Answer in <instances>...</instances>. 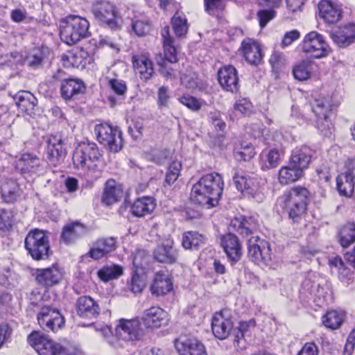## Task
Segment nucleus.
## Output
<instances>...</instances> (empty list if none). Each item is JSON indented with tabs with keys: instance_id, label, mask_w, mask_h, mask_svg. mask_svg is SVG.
I'll return each mask as SVG.
<instances>
[{
	"instance_id": "1",
	"label": "nucleus",
	"mask_w": 355,
	"mask_h": 355,
	"mask_svg": "<svg viewBox=\"0 0 355 355\" xmlns=\"http://www.w3.org/2000/svg\"><path fill=\"white\" fill-rule=\"evenodd\" d=\"M223 184L220 175L207 173L193 185L190 199L193 203L205 209L216 207L223 193Z\"/></svg>"
},
{
	"instance_id": "2",
	"label": "nucleus",
	"mask_w": 355,
	"mask_h": 355,
	"mask_svg": "<svg viewBox=\"0 0 355 355\" xmlns=\"http://www.w3.org/2000/svg\"><path fill=\"white\" fill-rule=\"evenodd\" d=\"M309 194L305 187H295L279 198L281 206L288 211L293 222H297L304 214Z\"/></svg>"
},
{
	"instance_id": "3",
	"label": "nucleus",
	"mask_w": 355,
	"mask_h": 355,
	"mask_svg": "<svg viewBox=\"0 0 355 355\" xmlns=\"http://www.w3.org/2000/svg\"><path fill=\"white\" fill-rule=\"evenodd\" d=\"M89 23L78 15L67 16L61 21L60 38L66 44L72 45L89 35Z\"/></svg>"
},
{
	"instance_id": "4",
	"label": "nucleus",
	"mask_w": 355,
	"mask_h": 355,
	"mask_svg": "<svg viewBox=\"0 0 355 355\" xmlns=\"http://www.w3.org/2000/svg\"><path fill=\"white\" fill-rule=\"evenodd\" d=\"M162 37L165 59L159 55V58L157 60V63L159 67V72L166 78H176L178 77L180 72L170 68L168 64V62L175 63L178 61L177 49L174 44V40L170 35L168 26H165L162 29Z\"/></svg>"
},
{
	"instance_id": "5",
	"label": "nucleus",
	"mask_w": 355,
	"mask_h": 355,
	"mask_svg": "<svg viewBox=\"0 0 355 355\" xmlns=\"http://www.w3.org/2000/svg\"><path fill=\"white\" fill-rule=\"evenodd\" d=\"M101 157L96 144L92 141L83 142L74 151L73 163L76 168L86 173L94 168Z\"/></svg>"
},
{
	"instance_id": "6",
	"label": "nucleus",
	"mask_w": 355,
	"mask_h": 355,
	"mask_svg": "<svg viewBox=\"0 0 355 355\" xmlns=\"http://www.w3.org/2000/svg\"><path fill=\"white\" fill-rule=\"evenodd\" d=\"M25 248L33 259H47L51 252L47 233L37 229L31 231L25 239Z\"/></svg>"
},
{
	"instance_id": "7",
	"label": "nucleus",
	"mask_w": 355,
	"mask_h": 355,
	"mask_svg": "<svg viewBox=\"0 0 355 355\" xmlns=\"http://www.w3.org/2000/svg\"><path fill=\"white\" fill-rule=\"evenodd\" d=\"M233 182L237 190L243 196L252 198L257 202L263 200V193L258 178L255 175L245 173H236L233 176Z\"/></svg>"
},
{
	"instance_id": "8",
	"label": "nucleus",
	"mask_w": 355,
	"mask_h": 355,
	"mask_svg": "<svg viewBox=\"0 0 355 355\" xmlns=\"http://www.w3.org/2000/svg\"><path fill=\"white\" fill-rule=\"evenodd\" d=\"M94 133L100 144L107 148L110 151L117 153L122 148V132L117 127L108 123L97 124Z\"/></svg>"
},
{
	"instance_id": "9",
	"label": "nucleus",
	"mask_w": 355,
	"mask_h": 355,
	"mask_svg": "<svg viewBox=\"0 0 355 355\" xmlns=\"http://www.w3.org/2000/svg\"><path fill=\"white\" fill-rule=\"evenodd\" d=\"M28 342L40 355H69L60 344L39 331L32 332L28 336Z\"/></svg>"
},
{
	"instance_id": "10",
	"label": "nucleus",
	"mask_w": 355,
	"mask_h": 355,
	"mask_svg": "<svg viewBox=\"0 0 355 355\" xmlns=\"http://www.w3.org/2000/svg\"><path fill=\"white\" fill-rule=\"evenodd\" d=\"M95 18L102 24L112 29H117V20L120 18L116 6L106 1H101L94 3L92 9Z\"/></svg>"
},
{
	"instance_id": "11",
	"label": "nucleus",
	"mask_w": 355,
	"mask_h": 355,
	"mask_svg": "<svg viewBox=\"0 0 355 355\" xmlns=\"http://www.w3.org/2000/svg\"><path fill=\"white\" fill-rule=\"evenodd\" d=\"M304 52L315 58H320L328 55L329 48L324 37L316 31L307 33L302 43Z\"/></svg>"
},
{
	"instance_id": "12",
	"label": "nucleus",
	"mask_w": 355,
	"mask_h": 355,
	"mask_svg": "<svg viewBox=\"0 0 355 355\" xmlns=\"http://www.w3.org/2000/svg\"><path fill=\"white\" fill-rule=\"evenodd\" d=\"M40 327L46 332H56L64 324V319L60 311L51 306H43L37 314Z\"/></svg>"
},
{
	"instance_id": "13",
	"label": "nucleus",
	"mask_w": 355,
	"mask_h": 355,
	"mask_svg": "<svg viewBox=\"0 0 355 355\" xmlns=\"http://www.w3.org/2000/svg\"><path fill=\"white\" fill-rule=\"evenodd\" d=\"M175 347L180 355H207L204 345L193 336L180 335L175 340Z\"/></svg>"
},
{
	"instance_id": "14",
	"label": "nucleus",
	"mask_w": 355,
	"mask_h": 355,
	"mask_svg": "<svg viewBox=\"0 0 355 355\" xmlns=\"http://www.w3.org/2000/svg\"><path fill=\"white\" fill-rule=\"evenodd\" d=\"M64 141L65 139L60 133L49 136L47 141V158L51 164L56 166L63 162L67 154Z\"/></svg>"
},
{
	"instance_id": "15",
	"label": "nucleus",
	"mask_w": 355,
	"mask_h": 355,
	"mask_svg": "<svg viewBox=\"0 0 355 355\" xmlns=\"http://www.w3.org/2000/svg\"><path fill=\"white\" fill-rule=\"evenodd\" d=\"M228 311L223 310L214 314L211 320V329L216 338L223 340L231 336L232 322L228 318Z\"/></svg>"
},
{
	"instance_id": "16",
	"label": "nucleus",
	"mask_w": 355,
	"mask_h": 355,
	"mask_svg": "<svg viewBox=\"0 0 355 355\" xmlns=\"http://www.w3.org/2000/svg\"><path fill=\"white\" fill-rule=\"evenodd\" d=\"M63 270L57 264L46 268L37 269L35 279L37 283L46 288L58 284L63 278Z\"/></svg>"
},
{
	"instance_id": "17",
	"label": "nucleus",
	"mask_w": 355,
	"mask_h": 355,
	"mask_svg": "<svg viewBox=\"0 0 355 355\" xmlns=\"http://www.w3.org/2000/svg\"><path fill=\"white\" fill-rule=\"evenodd\" d=\"M116 331L125 339L132 341L141 340L144 338L143 329L137 319H121Z\"/></svg>"
},
{
	"instance_id": "18",
	"label": "nucleus",
	"mask_w": 355,
	"mask_h": 355,
	"mask_svg": "<svg viewBox=\"0 0 355 355\" xmlns=\"http://www.w3.org/2000/svg\"><path fill=\"white\" fill-rule=\"evenodd\" d=\"M142 322L146 328L157 329L168 323L167 313L159 306L146 309L142 315Z\"/></svg>"
},
{
	"instance_id": "19",
	"label": "nucleus",
	"mask_w": 355,
	"mask_h": 355,
	"mask_svg": "<svg viewBox=\"0 0 355 355\" xmlns=\"http://www.w3.org/2000/svg\"><path fill=\"white\" fill-rule=\"evenodd\" d=\"M134 70L145 82L149 80L155 74L153 62L148 53H140L132 57Z\"/></svg>"
},
{
	"instance_id": "20",
	"label": "nucleus",
	"mask_w": 355,
	"mask_h": 355,
	"mask_svg": "<svg viewBox=\"0 0 355 355\" xmlns=\"http://www.w3.org/2000/svg\"><path fill=\"white\" fill-rule=\"evenodd\" d=\"M218 79L225 90L234 93L239 90V77L236 69L231 65L221 68L218 72Z\"/></svg>"
},
{
	"instance_id": "21",
	"label": "nucleus",
	"mask_w": 355,
	"mask_h": 355,
	"mask_svg": "<svg viewBox=\"0 0 355 355\" xmlns=\"http://www.w3.org/2000/svg\"><path fill=\"white\" fill-rule=\"evenodd\" d=\"M314 151L307 146L295 148L291 153L289 162L304 173L314 155Z\"/></svg>"
},
{
	"instance_id": "22",
	"label": "nucleus",
	"mask_w": 355,
	"mask_h": 355,
	"mask_svg": "<svg viewBox=\"0 0 355 355\" xmlns=\"http://www.w3.org/2000/svg\"><path fill=\"white\" fill-rule=\"evenodd\" d=\"M220 245L228 259L232 261H239L242 256V248L236 236L229 233L220 239Z\"/></svg>"
},
{
	"instance_id": "23",
	"label": "nucleus",
	"mask_w": 355,
	"mask_h": 355,
	"mask_svg": "<svg viewBox=\"0 0 355 355\" xmlns=\"http://www.w3.org/2000/svg\"><path fill=\"white\" fill-rule=\"evenodd\" d=\"M21 173H40L43 171L42 162L35 155L24 153L16 164Z\"/></svg>"
},
{
	"instance_id": "24",
	"label": "nucleus",
	"mask_w": 355,
	"mask_h": 355,
	"mask_svg": "<svg viewBox=\"0 0 355 355\" xmlns=\"http://www.w3.org/2000/svg\"><path fill=\"white\" fill-rule=\"evenodd\" d=\"M241 51L245 60L252 65H258L262 60L261 46L251 39L244 40L241 43Z\"/></svg>"
},
{
	"instance_id": "25",
	"label": "nucleus",
	"mask_w": 355,
	"mask_h": 355,
	"mask_svg": "<svg viewBox=\"0 0 355 355\" xmlns=\"http://www.w3.org/2000/svg\"><path fill=\"white\" fill-rule=\"evenodd\" d=\"M331 37L339 47L349 46L355 42V24H349L340 27L331 33Z\"/></svg>"
},
{
	"instance_id": "26",
	"label": "nucleus",
	"mask_w": 355,
	"mask_h": 355,
	"mask_svg": "<svg viewBox=\"0 0 355 355\" xmlns=\"http://www.w3.org/2000/svg\"><path fill=\"white\" fill-rule=\"evenodd\" d=\"M76 306L78 315L83 318L92 319L96 318L100 313L98 304L88 296L79 297Z\"/></svg>"
},
{
	"instance_id": "27",
	"label": "nucleus",
	"mask_w": 355,
	"mask_h": 355,
	"mask_svg": "<svg viewBox=\"0 0 355 355\" xmlns=\"http://www.w3.org/2000/svg\"><path fill=\"white\" fill-rule=\"evenodd\" d=\"M156 207L155 199L153 197L144 196L136 199L130 206L132 215L143 217L150 214Z\"/></svg>"
},
{
	"instance_id": "28",
	"label": "nucleus",
	"mask_w": 355,
	"mask_h": 355,
	"mask_svg": "<svg viewBox=\"0 0 355 355\" xmlns=\"http://www.w3.org/2000/svg\"><path fill=\"white\" fill-rule=\"evenodd\" d=\"M319 16L328 24H335L341 17L340 8L331 1L323 0L318 4Z\"/></svg>"
},
{
	"instance_id": "29",
	"label": "nucleus",
	"mask_w": 355,
	"mask_h": 355,
	"mask_svg": "<svg viewBox=\"0 0 355 355\" xmlns=\"http://www.w3.org/2000/svg\"><path fill=\"white\" fill-rule=\"evenodd\" d=\"M172 289L173 282L171 277L161 271L156 272L150 287L152 293L157 296L164 295Z\"/></svg>"
},
{
	"instance_id": "30",
	"label": "nucleus",
	"mask_w": 355,
	"mask_h": 355,
	"mask_svg": "<svg viewBox=\"0 0 355 355\" xmlns=\"http://www.w3.org/2000/svg\"><path fill=\"white\" fill-rule=\"evenodd\" d=\"M255 327V322L253 320L241 322L236 329L232 330L231 338L235 348L238 350H243L246 348V340L245 336L248 334L250 329Z\"/></svg>"
},
{
	"instance_id": "31",
	"label": "nucleus",
	"mask_w": 355,
	"mask_h": 355,
	"mask_svg": "<svg viewBox=\"0 0 355 355\" xmlns=\"http://www.w3.org/2000/svg\"><path fill=\"white\" fill-rule=\"evenodd\" d=\"M173 242L166 241V243L158 245L154 251V258L162 263H175L178 257V252L173 248Z\"/></svg>"
},
{
	"instance_id": "32",
	"label": "nucleus",
	"mask_w": 355,
	"mask_h": 355,
	"mask_svg": "<svg viewBox=\"0 0 355 355\" xmlns=\"http://www.w3.org/2000/svg\"><path fill=\"white\" fill-rule=\"evenodd\" d=\"M0 190L1 198L6 203L15 202L21 195L19 184L12 179H3L0 186Z\"/></svg>"
},
{
	"instance_id": "33",
	"label": "nucleus",
	"mask_w": 355,
	"mask_h": 355,
	"mask_svg": "<svg viewBox=\"0 0 355 355\" xmlns=\"http://www.w3.org/2000/svg\"><path fill=\"white\" fill-rule=\"evenodd\" d=\"M85 89L83 82L79 79L69 78L63 80L60 92L63 98L69 100L75 96L81 94Z\"/></svg>"
},
{
	"instance_id": "34",
	"label": "nucleus",
	"mask_w": 355,
	"mask_h": 355,
	"mask_svg": "<svg viewBox=\"0 0 355 355\" xmlns=\"http://www.w3.org/2000/svg\"><path fill=\"white\" fill-rule=\"evenodd\" d=\"M248 251L255 260L266 259L270 256V248L268 243L259 240L258 236H252L248 239Z\"/></svg>"
},
{
	"instance_id": "35",
	"label": "nucleus",
	"mask_w": 355,
	"mask_h": 355,
	"mask_svg": "<svg viewBox=\"0 0 355 355\" xmlns=\"http://www.w3.org/2000/svg\"><path fill=\"white\" fill-rule=\"evenodd\" d=\"M304 175V172L289 162L279 170L278 180L282 185H286L298 181Z\"/></svg>"
},
{
	"instance_id": "36",
	"label": "nucleus",
	"mask_w": 355,
	"mask_h": 355,
	"mask_svg": "<svg viewBox=\"0 0 355 355\" xmlns=\"http://www.w3.org/2000/svg\"><path fill=\"white\" fill-rule=\"evenodd\" d=\"M87 233L86 227L79 223L73 222L63 227L61 237L66 243L74 242Z\"/></svg>"
},
{
	"instance_id": "37",
	"label": "nucleus",
	"mask_w": 355,
	"mask_h": 355,
	"mask_svg": "<svg viewBox=\"0 0 355 355\" xmlns=\"http://www.w3.org/2000/svg\"><path fill=\"white\" fill-rule=\"evenodd\" d=\"M17 106L21 111L31 114L37 105V98L28 91H19L13 96Z\"/></svg>"
},
{
	"instance_id": "38",
	"label": "nucleus",
	"mask_w": 355,
	"mask_h": 355,
	"mask_svg": "<svg viewBox=\"0 0 355 355\" xmlns=\"http://www.w3.org/2000/svg\"><path fill=\"white\" fill-rule=\"evenodd\" d=\"M122 196L123 191L119 187L115 185L114 182H107L104 189L102 202L106 205H110L118 202Z\"/></svg>"
},
{
	"instance_id": "39",
	"label": "nucleus",
	"mask_w": 355,
	"mask_h": 355,
	"mask_svg": "<svg viewBox=\"0 0 355 355\" xmlns=\"http://www.w3.org/2000/svg\"><path fill=\"white\" fill-rule=\"evenodd\" d=\"M312 112L316 118L327 116L331 112L332 104L329 98H315L310 102Z\"/></svg>"
},
{
	"instance_id": "40",
	"label": "nucleus",
	"mask_w": 355,
	"mask_h": 355,
	"mask_svg": "<svg viewBox=\"0 0 355 355\" xmlns=\"http://www.w3.org/2000/svg\"><path fill=\"white\" fill-rule=\"evenodd\" d=\"M85 53L83 51H71L62 56V62L64 67L78 68L85 67L86 62L83 58Z\"/></svg>"
},
{
	"instance_id": "41",
	"label": "nucleus",
	"mask_w": 355,
	"mask_h": 355,
	"mask_svg": "<svg viewBox=\"0 0 355 355\" xmlns=\"http://www.w3.org/2000/svg\"><path fill=\"white\" fill-rule=\"evenodd\" d=\"M109 86L113 90V92L118 96V98H116L113 96H110L108 97V101L112 107L115 106L116 104L121 103L123 100L124 95L126 93L127 87L125 84L121 81L116 79H111L109 81Z\"/></svg>"
},
{
	"instance_id": "42",
	"label": "nucleus",
	"mask_w": 355,
	"mask_h": 355,
	"mask_svg": "<svg viewBox=\"0 0 355 355\" xmlns=\"http://www.w3.org/2000/svg\"><path fill=\"white\" fill-rule=\"evenodd\" d=\"M345 314L342 311L331 310L322 317L324 325L331 329H338L344 320Z\"/></svg>"
},
{
	"instance_id": "43",
	"label": "nucleus",
	"mask_w": 355,
	"mask_h": 355,
	"mask_svg": "<svg viewBox=\"0 0 355 355\" xmlns=\"http://www.w3.org/2000/svg\"><path fill=\"white\" fill-rule=\"evenodd\" d=\"M205 238L196 232H187L182 236V245L184 248L192 250L204 243Z\"/></svg>"
},
{
	"instance_id": "44",
	"label": "nucleus",
	"mask_w": 355,
	"mask_h": 355,
	"mask_svg": "<svg viewBox=\"0 0 355 355\" xmlns=\"http://www.w3.org/2000/svg\"><path fill=\"white\" fill-rule=\"evenodd\" d=\"M337 189L342 196H350L354 189L355 181L343 173L340 174L336 178Z\"/></svg>"
},
{
	"instance_id": "45",
	"label": "nucleus",
	"mask_w": 355,
	"mask_h": 355,
	"mask_svg": "<svg viewBox=\"0 0 355 355\" xmlns=\"http://www.w3.org/2000/svg\"><path fill=\"white\" fill-rule=\"evenodd\" d=\"M339 239L343 248H347L355 242V223L345 224L339 232Z\"/></svg>"
},
{
	"instance_id": "46",
	"label": "nucleus",
	"mask_w": 355,
	"mask_h": 355,
	"mask_svg": "<svg viewBox=\"0 0 355 355\" xmlns=\"http://www.w3.org/2000/svg\"><path fill=\"white\" fill-rule=\"evenodd\" d=\"M234 155L238 161H249L255 155L254 148L252 144L242 141L239 146L235 148Z\"/></svg>"
},
{
	"instance_id": "47",
	"label": "nucleus",
	"mask_w": 355,
	"mask_h": 355,
	"mask_svg": "<svg viewBox=\"0 0 355 355\" xmlns=\"http://www.w3.org/2000/svg\"><path fill=\"white\" fill-rule=\"evenodd\" d=\"M123 274V268L118 265L103 266L98 271V277L103 282L118 278Z\"/></svg>"
},
{
	"instance_id": "48",
	"label": "nucleus",
	"mask_w": 355,
	"mask_h": 355,
	"mask_svg": "<svg viewBox=\"0 0 355 355\" xmlns=\"http://www.w3.org/2000/svg\"><path fill=\"white\" fill-rule=\"evenodd\" d=\"M330 265L338 269V277L341 282L345 284H349L352 280V274L344 264L343 261L339 258L336 257L329 261Z\"/></svg>"
},
{
	"instance_id": "49",
	"label": "nucleus",
	"mask_w": 355,
	"mask_h": 355,
	"mask_svg": "<svg viewBox=\"0 0 355 355\" xmlns=\"http://www.w3.org/2000/svg\"><path fill=\"white\" fill-rule=\"evenodd\" d=\"M312 64L310 62L302 61L293 69V74L295 79L304 81L311 77Z\"/></svg>"
},
{
	"instance_id": "50",
	"label": "nucleus",
	"mask_w": 355,
	"mask_h": 355,
	"mask_svg": "<svg viewBox=\"0 0 355 355\" xmlns=\"http://www.w3.org/2000/svg\"><path fill=\"white\" fill-rule=\"evenodd\" d=\"M171 24L176 36L181 37L187 33L188 26L183 14L176 12L171 19Z\"/></svg>"
},
{
	"instance_id": "51",
	"label": "nucleus",
	"mask_w": 355,
	"mask_h": 355,
	"mask_svg": "<svg viewBox=\"0 0 355 355\" xmlns=\"http://www.w3.org/2000/svg\"><path fill=\"white\" fill-rule=\"evenodd\" d=\"M261 157L265 161V167L267 169L275 168L280 162V154L276 148L263 152Z\"/></svg>"
},
{
	"instance_id": "52",
	"label": "nucleus",
	"mask_w": 355,
	"mask_h": 355,
	"mask_svg": "<svg viewBox=\"0 0 355 355\" xmlns=\"http://www.w3.org/2000/svg\"><path fill=\"white\" fill-rule=\"evenodd\" d=\"M181 169L182 164L178 160L172 162L168 167L165 177V182L169 186L173 184L178 180Z\"/></svg>"
},
{
	"instance_id": "53",
	"label": "nucleus",
	"mask_w": 355,
	"mask_h": 355,
	"mask_svg": "<svg viewBox=\"0 0 355 355\" xmlns=\"http://www.w3.org/2000/svg\"><path fill=\"white\" fill-rule=\"evenodd\" d=\"M315 126L324 137H329L332 133L333 125L329 119V115L316 118Z\"/></svg>"
},
{
	"instance_id": "54",
	"label": "nucleus",
	"mask_w": 355,
	"mask_h": 355,
	"mask_svg": "<svg viewBox=\"0 0 355 355\" xmlns=\"http://www.w3.org/2000/svg\"><path fill=\"white\" fill-rule=\"evenodd\" d=\"M276 16V12L273 9L259 10L257 13V18L261 28L266 27L267 24Z\"/></svg>"
},
{
	"instance_id": "55",
	"label": "nucleus",
	"mask_w": 355,
	"mask_h": 355,
	"mask_svg": "<svg viewBox=\"0 0 355 355\" xmlns=\"http://www.w3.org/2000/svg\"><path fill=\"white\" fill-rule=\"evenodd\" d=\"M272 70L277 72L283 69L287 64V60L285 55L279 52H274L269 60Z\"/></svg>"
},
{
	"instance_id": "56",
	"label": "nucleus",
	"mask_w": 355,
	"mask_h": 355,
	"mask_svg": "<svg viewBox=\"0 0 355 355\" xmlns=\"http://www.w3.org/2000/svg\"><path fill=\"white\" fill-rule=\"evenodd\" d=\"M44 59V53L41 49H34L26 59L27 64L33 68H37L42 64Z\"/></svg>"
},
{
	"instance_id": "57",
	"label": "nucleus",
	"mask_w": 355,
	"mask_h": 355,
	"mask_svg": "<svg viewBox=\"0 0 355 355\" xmlns=\"http://www.w3.org/2000/svg\"><path fill=\"white\" fill-rule=\"evenodd\" d=\"M171 94L169 89L166 86H162L157 91V105L159 108H165L168 107Z\"/></svg>"
},
{
	"instance_id": "58",
	"label": "nucleus",
	"mask_w": 355,
	"mask_h": 355,
	"mask_svg": "<svg viewBox=\"0 0 355 355\" xmlns=\"http://www.w3.org/2000/svg\"><path fill=\"white\" fill-rule=\"evenodd\" d=\"M115 244L116 242L113 238L101 239L94 243L96 247L103 250L105 255L115 249Z\"/></svg>"
},
{
	"instance_id": "59",
	"label": "nucleus",
	"mask_w": 355,
	"mask_h": 355,
	"mask_svg": "<svg viewBox=\"0 0 355 355\" xmlns=\"http://www.w3.org/2000/svg\"><path fill=\"white\" fill-rule=\"evenodd\" d=\"M178 76L181 83L187 88H195L198 86L197 76L192 71H187V73L183 74L180 73Z\"/></svg>"
},
{
	"instance_id": "60",
	"label": "nucleus",
	"mask_w": 355,
	"mask_h": 355,
	"mask_svg": "<svg viewBox=\"0 0 355 355\" xmlns=\"http://www.w3.org/2000/svg\"><path fill=\"white\" fill-rule=\"evenodd\" d=\"M150 26L148 21L135 19L132 21V29L138 36H143L150 31Z\"/></svg>"
},
{
	"instance_id": "61",
	"label": "nucleus",
	"mask_w": 355,
	"mask_h": 355,
	"mask_svg": "<svg viewBox=\"0 0 355 355\" xmlns=\"http://www.w3.org/2000/svg\"><path fill=\"white\" fill-rule=\"evenodd\" d=\"M179 101L193 111H198L202 106L200 102L196 98L190 95H183L179 98Z\"/></svg>"
},
{
	"instance_id": "62",
	"label": "nucleus",
	"mask_w": 355,
	"mask_h": 355,
	"mask_svg": "<svg viewBox=\"0 0 355 355\" xmlns=\"http://www.w3.org/2000/svg\"><path fill=\"white\" fill-rule=\"evenodd\" d=\"M234 108L236 111L243 114L248 115L252 112V105L245 98L238 100L234 105Z\"/></svg>"
},
{
	"instance_id": "63",
	"label": "nucleus",
	"mask_w": 355,
	"mask_h": 355,
	"mask_svg": "<svg viewBox=\"0 0 355 355\" xmlns=\"http://www.w3.org/2000/svg\"><path fill=\"white\" fill-rule=\"evenodd\" d=\"M205 10L211 15L216 14V10H223L222 0H205Z\"/></svg>"
},
{
	"instance_id": "64",
	"label": "nucleus",
	"mask_w": 355,
	"mask_h": 355,
	"mask_svg": "<svg viewBox=\"0 0 355 355\" xmlns=\"http://www.w3.org/2000/svg\"><path fill=\"white\" fill-rule=\"evenodd\" d=\"M232 223L234 227H237V231L239 234L248 236L252 233L253 230L249 226V223L247 220H243V221H239L235 220Z\"/></svg>"
}]
</instances>
